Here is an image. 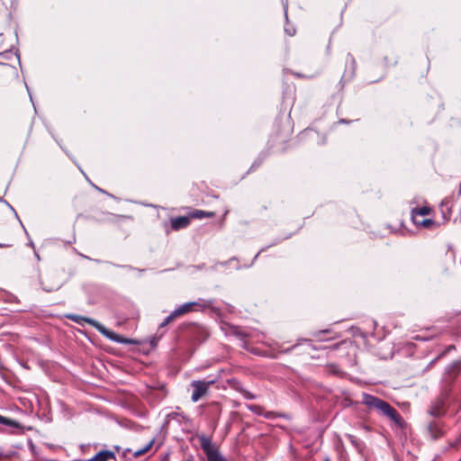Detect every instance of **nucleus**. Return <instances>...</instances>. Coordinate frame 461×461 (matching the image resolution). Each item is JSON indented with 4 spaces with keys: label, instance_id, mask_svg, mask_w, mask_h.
<instances>
[{
    "label": "nucleus",
    "instance_id": "obj_1",
    "mask_svg": "<svg viewBox=\"0 0 461 461\" xmlns=\"http://www.w3.org/2000/svg\"><path fill=\"white\" fill-rule=\"evenodd\" d=\"M363 403L369 409L376 410L380 414L393 421L398 428L403 427V419L401 417L397 410L392 407L387 402L372 394L364 393Z\"/></svg>",
    "mask_w": 461,
    "mask_h": 461
},
{
    "label": "nucleus",
    "instance_id": "obj_2",
    "mask_svg": "<svg viewBox=\"0 0 461 461\" xmlns=\"http://www.w3.org/2000/svg\"><path fill=\"white\" fill-rule=\"evenodd\" d=\"M67 317L69 320L77 322V324H82V322L88 323L89 325L94 327L97 331H99L103 336H104L105 338H107L108 339H110L112 341L118 342V343H124V344L129 342L128 339H126L123 337L116 334L115 332L108 330L102 323L98 322L97 321H95L94 319H91L88 317H84V316H79V315H75V314H70V315H68Z\"/></svg>",
    "mask_w": 461,
    "mask_h": 461
},
{
    "label": "nucleus",
    "instance_id": "obj_3",
    "mask_svg": "<svg viewBox=\"0 0 461 461\" xmlns=\"http://www.w3.org/2000/svg\"><path fill=\"white\" fill-rule=\"evenodd\" d=\"M198 439L208 461H227L210 438L202 435L199 436Z\"/></svg>",
    "mask_w": 461,
    "mask_h": 461
},
{
    "label": "nucleus",
    "instance_id": "obj_4",
    "mask_svg": "<svg viewBox=\"0 0 461 461\" xmlns=\"http://www.w3.org/2000/svg\"><path fill=\"white\" fill-rule=\"evenodd\" d=\"M217 379L211 380H194L191 383V386L193 388V393L191 395V400L194 402H198L203 396H204L210 388L211 385L216 383Z\"/></svg>",
    "mask_w": 461,
    "mask_h": 461
},
{
    "label": "nucleus",
    "instance_id": "obj_5",
    "mask_svg": "<svg viewBox=\"0 0 461 461\" xmlns=\"http://www.w3.org/2000/svg\"><path fill=\"white\" fill-rule=\"evenodd\" d=\"M14 63L20 64V58L17 51L10 49L3 52H0V65L8 66L12 75L17 77L18 72L15 67L14 66Z\"/></svg>",
    "mask_w": 461,
    "mask_h": 461
},
{
    "label": "nucleus",
    "instance_id": "obj_6",
    "mask_svg": "<svg viewBox=\"0 0 461 461\" xmlns=\"http://www.w3.org/2000/svg\"><path fill=\"white\" fill-rule=\"evenodd\" d=\"M211 302L205 300H199L197 302H188L174 310V315H176L177 318L185 315L193 311H196V308L205 309L210 307Z\"/></svg>",
    "mask_w": 461,
    "mask_h": 461
},
{
    "label": "nucleus",
    "instance_id": "obj_7",
    "mask_svg": "<svg viewBox=\"0 0 461 461\" xmlns=\"http://www.w3.org/2000/svg\"><path fill=\"white\" fill-rule=\"evenodd\" d=\"M427 431L431 439L436 440L444 435L443 424L439 421H430Z\"/></svg>",
    "mask_w": 461,
    "mask_h": 461
},
{
    "label": "nucleus",
    "instance_id": "obj_8",
    "mask_svg": "<svg viewBox=\"0 0 461 461\" xmlns=\"http://www.w3.org/2000/svg\"><path fill=\"white\" fill-rule=\"evenodd\" d=\"M428 412L429 415L433 417H441L445 414V402L443 399L438 398L434 402H432L429 406Z\"/></svg>",
    "mask_w": 461,
    "mask_h": 461
},
{
    "label": "nucleus",
    "instance_id": "obj_9",
    "mask_svg": "<svg viewBox=\"0 0 461 461\" xmlns=\"http://www.w3.org/2000/svg\"><path fill=\"white\" fill-rule=\"evenodd\" d=\"M190 224V219L187 216H179L171 219V227L174 230L186 228Z\"/></svg>",
    "mask_w": 461,
    "mask_h": 461
},
{
    "label": "nucleus",
    "instance_id": "obj_10",
    "mask_svg": "<svg viewBox=\"0 0 461 461\" xmlns=\"http://www.w3.org/2000/svg\"><path fill=\"white\" fill-rule=\"evenodd\" d=\"M52 276H47L43 280L41 281V287L46 292H53L58 290L61 284L59 281L50 282Z\"/></svg>",
    "mask_w": 461,
    "mask_h": 461
},
{
    "label": "nucleus",
    "instance_id": "obj_11",
    "mask_svg": "<svg viewBox=\"0 0 461 461\" xmlns=\"http://www.w3.org/2000/svg\"><path fill=\"white\" fill-rule=\"evenodd\" d=\"M115 455L113 452L110 450H101L97 454H95L93 457L87 459L86 461H109L110 459H114Z\"/></svg>",
    "mask_w": 461,
    "mask_h": 461
},
{
    "label": "nucleus",
    "instance_id": "obj_12",
    "mask_svg": "<svg viewBox=\"0 0 461 461\" xmlns=\"http://www.w3.org/2000/svg\"><path fill=\"white\" fill-rule=\"evenodd\" d=\"M412 221L415 225L423 226L425 228H429L434 224V221L432 220H430V219L420 220L419 218L416 217L415 214H412Z\"/></svg>",
    "mask_w": 461,
    "mask_h": 461
},
{
    "label": "nucleus",
    "instance_id": "obj_13",
    "mask_svg": "<svg viewBox=\"0 0 461 461\" xmlns=\"http://www.w3.org/2000/svg\"><path fill=\"white\" fill-rule=\"evenodd\" d=\"M0 424H3L9 428H14V429L20 428V424L16 420L6 418L2 415H0Z\"/></svg>",
    "mask_w": 461,
    "mask_h": 461
},
{
    "label": "nucleus",
    "instance_id": "obj_14",
    "mask_svg": "<svg viewBox=\"0 0 461 461\" xmlns=\"http://www.w3.org/2000/svg\"><path fill=\"white\" fill-rule=\"evenodd\" d=\"M213 215H214L213 212H205V211H202V210H196L191 214V216L193 218H196V219H202L204 217H212Z\"/></svg>",
    "mask_w": 461,
    "mask_h": 461
},
{
    "label": "nucleus",
    "instance_id": "obj_15",
    "mask_svg": "<svg viewBox=\"0 0 461 461\" xmlns=\"http://www.w3.org/2000/svg\"><path fill=\"white\" fill-rule=\"evenodd\" d=\"M430 212V209L429 207H421V208H416V209H413L411 211V215L412 214H415L417 218H419L420 216H424V215H427L429 214Z\"/></svg>",
    "mask_w": 461,
    "mask_h": 461
},
{
    "label": "nucleus",
    "instance_id": "obj_16",
    "mask_svg": "<svg viewBox=\"0 0 461 461\" xmlns=\"http://www.w3.org/2000/svg\"><path fill=\"white\" fill-rule=\"evenodd\" d=\"M153 440L149 441L145 447L139 448L133 452V456L138 457L148 452L153 445Z\"/></svg>",
    "mask_w": 461,
    "mask_h": 461
},
{
    "label": "nucleus",
    "instance_id": "obj_17",
    "mask_svg": "<svg viewBox=\"0 0 461 461\" xmlns=\"http://www.w3.org/2000/svg\"><path fill=\"white\" fill-rule=\"evenodd\" d=\"M248 409L258 415H263V408L260 405H249Z\"/></svg>",
    "mask_w": 461,
    "mask_h": 461
},
{
    "label": "nucleus",
    "instance_id": "obj_18",
    "mask_svg": "<svg viewBox=\"0 0 461 461\" xmlns=\"http://www.w3.org/2000/svg\"><path fill=\"white\" fill-rule=\"evenodd\" d=\"M177 318L176 315H174V311L164 320V321L159 325L160 327H165L169 324L171 321Z\"/></svg>",
    "mask_w": 461,
    "mask_h": 461
},
{
    "label": "nucleus",
    "instance_id": "obj_19",
    "mask_svg": "<svg viewBox=\"0 0 461 461\" xmlns=\"http://www.w3.org/2000/svg\"><path fill=\"white\" fill-rule=\"evenodd\" d=\"M240 393H241V394L243 395V397H244L245 399H248V400H253V399H255V398H256V396H255L252 393L249 392V391H248V390H246V389H241V390H240Z\"/></svg>",
    "mask_w": 461,
    "mask_h": 461
},
{
    "label": "nucleus",
    "instance_id": "obj_20",
    "mask_svg": "<svg viewBox=\"0 0 461 461\" xmlns=\"http://www.w3.org/2000/svg\"><path fill=\"white\" fill-rule=\"evenodd\" d=\"M267 419H274L277 415L274 411H263V415Z\"/></svg>",
    "mask_w": 461,
    "mask_h": 461
},
{
    "label": "nucleus",
    "instance_id": "obj_21",
    "mask_svg": "<svg viewBox=\"0 0 461 461\" xmlns=\"http://www.w3.org/2000/svg\"><path fill=\"white\" fill-rule=\"evenodd\" d=\"M285 32L286 34H288L289 36H294L295 34V29L294 28H285Z\"/></svg>",
    "mask_w": 461,
    "mask_h": 461
},
{
    "label": "nucleus",
    "instance_id": "obj_22",
    "mask_svg": "<svg viewBox=\"0 0 461 461\" xmlns=\"http://www.w3.org/2000/svg\"><path fill=\"white\" fill-rule=\"evenodd\" d=\"M452 349H455V346H453V345L448 346V347L446 348V350H445L444 352H442V353L438 356V357L445 356L447 352H449V351H450V350H452Z\"/></svg>",
    "mask_w": 461,
    "mask_h": 461
},
{
    "label": "nucleus",
    "instance_id": "obj_23",
    "mask_svg": "<svg viewBox=\"0 0 461 461\" xmlns=\"http://www.w3.org/2000/svg\"><path fill=\"white\" fill-rule=\"evenodd\" d=\"M0 202H4L14 212L15 216L18 218V215H17V212H15V210L6 201H5L3 198H0Z\"/></svg>",
    "mask_w": 461,
    "mask_h": 461
},
{
    "label": "nucleus",
    "instance_id": "obj_24",
    "mask_svg": "<svg viewBox=\"0 0 461 461\" xmlns=\"http://www.w3.org/2000/svg\"><path fill=\"white\" fill-rule=\"evenodd\" d=\"M348 439L350 440V442H351L352 444H354L355 446H357V439L356 438V437H355V436H353V435H348Z\"/></svg>",
    "mask_w": 461,
    "mask_h": 461
},
{
    "label": "nucleus",
    "instance_id": "obj_25",
    "mask_svg": "<svg viewBox=\"0 0 461 461\" xmlns=\"http://www.w3.org/2000/svg\"><path fill=\"white\" fill-rule=\"evenodd\" d=\"M296 346H297V345H294L293 347L288 348H285V349L282 350L281 352H283V353H289V352H291V351H292V350H293Z\"/></svg>",
    "mask_w": 461,
    "mask_h": 461
},
{
    "label": "nucleus",
    "instance_id": "obj_26",
    "mask_svg": "<svg viewBox=\"0 0 461 461\" xmlns=\"http://www.w3.org/2000/svg\"><path fill=\"white\" fill-rule=\"evenodd\" d=\"M11 245L9 244H5V243H0V249H3V248H8L10 247Z\"/></svg>",
    "mask_w": 461,
    "mask_h": 461
},
{
    "label": "nucleus",
    "instance_id": "obj_27",
    "mask_svg": "<svg viewBox=\"0 0 461 461\" xmlns=\"http://www.w3.org/2000/svg\"><path fill=\"white\" fill-rule=\"evenodd\" d=\"M339 122L346 123L347 122L345 120H340Z\"/></svg>",
    "mask_w": 461,
    "mask_h": 461
}]
</instances>
